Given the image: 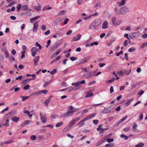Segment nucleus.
<instances>
[{
    "label": "nucleus",
    "mask_w": 147,
    "mask_h": 147,
    "mask_svg": "<svg viewBox=\"0 0 147 147\" xmlns=\"http://www.w3.org/2000/svg\"><path fill=\"white\" fill-rule=\"evenodd\" d=\"M122 73H123V76H124L125 75H128L131 72V70L129 69L128 71H127L126 70H122Z\"/></svg>",
    "instance_id": "14"
},
{
    "label": "nucleus",
    "mask_w": 147,
    "mask_h": 147,
    "mask_svg": "<svg viewBox=\"0 0 147 147\" xmlns=\"http://www.w3.org/2000/svg\"><path fill=\"white\" fill-rule=\"evenodd\" d=\"M101 24L100 21L98 20H96L93 22L89 26V29H95L96 28L98 27Z\"/></svg>",
    "instance_id": "2"
},
{
    "label": "nucleus",
    "mask_w": 147,
    "mask_h": 147,
    "mask_svg": "<svg viewBox=\"0 0 147 147\" xmlns=\"http://www.w3.org/2000/svg\"><path fill=\"white\" fill-rule=\"evenodd\" d=\"M63 41V40L62 39H61L59 41V42H57L56 43V45L57 46H58L61 43H62Z\"/></svg>",
    "instance_id": "61"
},
{
    "label": "nucleus",
    "mask_w": 147,
    "mask_h": 147,
    "mask_svg": "<svg viewBox=\"0 0 147 147\" xmlns=\"http://www.w3.org/2000/svg\"><path fill=\"white\" fill-rule=\"evenodd\" d=\"M96 115V113H94L88 115L89 119H91L95 116Z\"/></svg>",
    "instance_id": "30"
},
{
    "label": "nucleus",
    "mask_w": 147,
    "mask_h": 147,
    "mask_svg": "<svg viewBox=\"0 0 147 147\" xmlns=\"http://www.w3.org/2000/svg\"><path fill=\"white\" fill-rule=\"evenodd\" d=\"M117 74L118 75L121 76H124L123 74V73H122V71L118 72Z\"/></svg>",
    "instance_id": "60"
},
{
    "label": "nucleus",
    "mask_w": 147,
    "mask_h": 147,
    "mask_svg": "<svg viewBox=\"0 0 147 147\" xmlns=\"http://www.w3.org/2000/svg\"><path fill=\"white\" fill-rule=\"evenodd\" d=\"M51 80L49 82H45L43 85V86L44 87H45L49 85V83L50 82Z\"/></svg>",
    "instance_id": "59"
},
{
    "label": "nucleus",
    "mask_w": 147,
    "mask_h": 147,
    "mask_svg": "<svg viewBox=\"0 0 147 147\" xmlns=\"http://www.w3.org/2000/svg\"><path fill=\"white\" fill-rule=\"evenodd\" d=\"M40 119L42 123H45L47 121V119L46 118L45 115L43 116V117H42V119L40 118Z\"/></svg>",
    "instance_id": "22"
},
{
    "label": "nucleus",
    "mask_w": 147,
    "mask_h": 147,
    "mask_svg": "<svg viewBox=\"0 0 147 147\" xmlns=\"http://www.w3.org/2000/svg\"><path fill=\"white\" fill-rule=\"evenodd\" d=\"M21 6V5L20 4H19L17 5L16 7V8L17 9V11L18 12L19 11L20 9V8Z\"/></svg>",
    "instance_id": "45"
},
{
    "label": "nucleus",
    "mask_w": 147,
    "mask_h": 147,
    "mask_svg": "<svg viewBox=\"0 0 147 147\" xmlns=\"http://www.w3.org/2000/svg\"><path fill=\"white\" fill-rule=\"evenodd\" d=\"M90 44L91 47L92 46L94 45H97L98 44V43L97 42H93L92 43Z\"/></svg>",
    "instance_id": "49"
},
{
    "label": "nucleus",
    "mask_w": 147,
    "mask_h": 147,
    "mask_svg": "<svg viewBox=\"0 0 147 147\" xmlns=\"http://www.w3.org/2000/svg\"><path fill=\"white\" fill-rule=\"evenodd\" d=\"M138 125L136 123H134L133 126L132 127V130L133 131L135 132H138L140 130L137 128Z\"/></svg>",
    "instance_id": "7"
},
{
    "label": "nucleus",
    "mask_w": 147,
    "mask_h": 147,
    "mask_svg": "<svg viewBox=\"0 0 147 147\" xmlns=\"http://www.w3.org/2000/svg\"><path fill=\"white\" fill-rule=\"evenodd\" d=\"M13 140H10L8 141L2 142V144H8L11 143L13 142Z\"/></svg>",
    "instance_id": "31"
},
{
    "label": "nucleus",
    "mask_w": 147,
    "mask_h": 147,
    "mask_svg": "<svg viewBox=\"0 0 147 147\" xmlns=\"http://www.w3.org/2000/svg\"><path fill=\"white\" fill-rule=\"evenodd\" d=\"M114 11L115 15H118L119 14L123 15L121 8L118 9V8L116 7L114 8Z\"/></svg>",
    "instance_id": "4"
},
{
    "label": "nucleus",
    "mask_w": 147,
    "mask_h": 147,
    "mask_svg": "<svg viewBox=\"0 0 147 147\" xmlns=\"http://www.w3.org/2000/svg\"><path fill=\"white\" fill-rule=\"evenodd\" d=\"M131 129V128L130 127H127L125 128L123 130L125 131H128L130 130Z\"/></svg>",
    "instance_id": "53"
},
{
    "label": "nucleus",
    "mask_w": 147,
    "mask_h": 147,
    "mask_svg": "<svg viewBox=\"0 0 147 147\" xmlns=\"http://www.w3.org/2000/svg\"><path fill=\"white\" fill-rule=\"evenodd\" d=\"M65 11H66L65 10H63L60 11L58 13V16H60L61 15H64V13Z\"/></svg>",
    "instance_id": "29"
},
{
    "label": "nucleus",
    "mask_w": 147,
    "mask_h": 147,
    "mask_svg": "<svg viewBox=\"0 0 147 147\" xmlns=\"http://www.w3.org/2000/svg\"><path fill=\"white\" fill-rule=\"evenodd\" d=\"M62 49H58L57 51L55 53L57 55L59 54V53H60V52L62 51Z\"/></svg>",
    "instance_id": "62"
},
{
    "label": "nucleus",
    "mask_w": 147,
    "mask_h": 147,
    "mask_svg": "<svg viewBox=\"0 0 147 147\" xmlns=\"http://www.w3.org/2000/svg\"><path fill=\"white\" fill-rule=\"evenodd\" d=\"M36 46L39 47V49L40 50L42 49V47L37 42H36Z\"/></svg>",
    "instance_id": "44"
},
{
    "label": "nucleus",
    "mask_w": 147,
    "mask_h": 147,
    "mask_svg": "<svg viewBox=\"0 0 147 147\" xmlns=\"http://www.w3.org/2000/svg\"><path fill=\"white\" fill-rule=\"evenodd\" d=\"M127 116H125L124 117H123V118L121 120H120V121H119V122H118L119 123H121V122H122V121L126 120L127 119Z\"/></svg>",
    "instance_id": "37"
},
{
    "label": "nucleus",
    "mask_w": 147,
    "mask_h": 147,
    "mask_svg": "<svg viewBox=\"0 0 147 147\" xmlns=\"http://www.w3.org/2000/svg\"><path fill=\"white\" fill-rule=\"evenodd\" d=\"M31 122V121L30 120H26L23 122L22 124V126H24L26 125L29 124Z\"/></svg>",
    "instance_id": "15"
},
{
    "label": "nucleus",
    "mask_w": 147,
    "mask_h": 147,
    "mask_svg": "<svg viewBox=\"0 0 147 147\" xmlns=\"http://www.w3.org/2000/svg\"><path fill=\"white\" fill-rule=\"evenodd\" d=\"M115 80V78H113L111 79V80H108L107 82L108 83H110L112 82H113Z\"/></svg>",
    "instance_id": "46"
},
{
    "label": "nucleus",
    "mask_w": 147,
    "mask_h": 147,
    "mask_svg": "<svg viewBox=\"0 0 147 147\" xmlns=\"http://www.w3.org/2000/svg\"><path fill=\"white\" fill-rule=\"evenodd\" d=\"M1 51L2 52H3L4 51V52H5V51H7V48L6 47H3L1 49Z\"/></svg>",
    "instance_id": "58"
},
{
    "label": "nucleus",
    "mask_w": 147,
    "mask_h": 147,
    "mask_svg": "<svg viewBox=\"0 0 147 147\" xmlns=\"http://www.w3.org/2000/svg\"><path fill=\"white\" fill-rule=\"evenodd\" d=\"M12 112H11L9 113L6 114L5 115V117L6 118L10 117L13 115L12 114Z\"/></svg>",
    "instance_id": "24"
},
{
    "label": "nucleus",
    "mask_w": 147,
    "mask_h": 147,
    "mask_svg": "<svg viewBox=\"0 0 147 147\" xmlns=\"http://www.w3.org/2000/svg\"><path fill=\"white\" fill-rule=\"evenodd\" d=\"M114 141V140L113 139H109V138H107V142L108 143H111Z\"/></svg>",
    "instance_id": "56"
},
{
    "label": "nucleus",
    "mask_w": 147,
    "mask_h": 147,
    "mask_svg": "<svg viewBox=\"0 0 147 147\" xmlns=\"http://www.w3.org/2000/svg\"><path fill=\"white\" fill-rule=\"evenodd\" d=\"M38 6H35L34 7V9L37 11H40L41 9V6L40 5L38 4Z\"/></svg>",
    "instance_id": "25"
},
{
    "label": "nucleus",
    "mask_w": 147,
    "mask_h": 147,
    "mask_svg": "<svg viewBox=\"0 0 147 147\" xmlns=\"http://www.w3.org/2000/svg\"><path fill=\"white\" fill-rule=\"evenodd\" d=\"M73 114V113L71 111H67L65 113L61 115V117H66L70 116L72 115Z\"/></svg>",
    "instance_id": "6"
},
{
    "label": "nucleus",
    "mask_w": 147,
    "mask_h": 147,
    "mask_svg": "<svg viewBox=\"0 0 147 147\" xmlns=\"http://www.w3.org/2000/svg\"><path fill=\"white\" fill-rule=\"evenodd\" d=\"M76 122H75V121L73 119L72 121H71L69 125L70 126H71V127H72V125H74L75 123Z\"/></svg>",
    "instance_id": "50"
},
{
    "label": "nucleus",
    "mask_w": 147,
    "mask_h": 147,
    "mask_svg": "<svg viewBox=\"0 0 147 147\" xmlns=\"http://www.w3.org/2000/svg\"><path fill=\"white\" fill-rule=\"evenodd\" d=\"M79 109L78 108H74L72 111H71L72 113H74L79 110Z\"/></svg>",
    "instance_id": "63"
},
{
    "label": "nucleus",
    "mask_w": 147,
    "mask_h": 147,
    "mask_svg": "<svg viewBox=\"0 0 147 147\" xmlns=\"http://www.w3.org/2000/svg\"><path fill=\"white\" fill-rule=\"evenodd\" d=\"M121 9L123 15L129 12V9L127 7H123L121 8Z\"/></svg>",
    "instance_id": "8"
},
{
    "label": "nucleus",
    "mask_w": 147,
    "mask_h": 147,
    "mask_svg": "<svg viewBox=\"0 0 147 147\" xmlns=\"http://www.w3.org/2000/svg\"><path fill=\"white\" fill-rule=\"evenodd\" d=\"M70 59L71 61H74L76 60H77V58L74 57H72L70 58Z\"/></svg>",
    "instance_id": "64"
},
{
    "label": "nucleus",
    "mask_w": 147,
    "mask_h": 147,
    "mask_svg": "<svg viewBox=\"0 0 147 147\" xmlns=\"http://www.w3.org/2000/svg\"><path fill=\"white\" fill-rule=\"evenodd\" d=\"M125 3V1L124 0H122L120 2H117V4H118L119 6H122L124 5Z\"/></svg>",
    "instance_id": "16"
},
{
    "label": "nucleus",
    "mask_w": 147,
    "mask_h": 147,
    "mask_svg": "<svg viewBox=\"0 0 147 147\" xmlns=\"http://www.w3.org/2000/svg\"><path fill=\"white\" fill-rule=\"evenodd\" d=\"M40 58V56H38L34 58L33 61L34 62V66H36L38 65V63L39 61V59Z\"/></svg>",
    "instance_id": "11"
},
{
    "label": "nucleus",
    "mask_w": 147,
    "mask_h": 147,
    "mask_svg": "<svg viewBox=\"0 0 147 147\" xmlns=\"http://www.w3.org/2000/svg\"><path fill=\"white\" fill-rule=\"evenodd\" d=\"M96 72V71H91V72H89V73H90V76L91 77H92V76H95V74Z\"/></svg>",
    "instance_id": "51"
},
{
    "label": "nucleus",
    "mask_w": 147,
    "mask_h": 147,
    "mask_svg": "<svg viewBox=\"0 0 147 147\" xmlns=\"http://www.w3.org/2000/svg\"><path fill=\"white\" fill-rule=\"evenodd\" d=\"M40 94V91H38L36 92H35L31 94V96H34L35 95H39Z\"/></svg>",
    "instance_id": "32"
},
{
    "label": "nucleus",
    "mask_w": 147,
    "mask_h": 147,
    "mask_svg": "<svg viewBox=\"0 0 147 147\" xmlns=\"http://www.w3.org/2000/svg\"><path fill=\"white\" fill-rule=\"evenodd\" d=\"M144 145L143 143L140 142L138 144L136 145L135 146L136 147H142Z\"/></svg>",
    "instance_id": "38"
},
{
    "label": "nucleus",
    "mask_w": 147,
    "mask_h": 147,
    "mask_svg": "<svg viewBox=\"0 0 147 147\" xmlns=\"http://www.w3.org/2000/svg\"><path fill=\"white\" fill-rule=\"evenodd\" d=\"M93 95V94L92 92L90 91H88L86 93V95L85 96L86 98H88L90 96H92Z\"/></svg>",
    "instance_id": "21"
},
{
    "label": "nucleus",
    "mask_w": 147,
    "mask_h": 147,
    "mask_svg": "<svg viewBox=\"0 0 147 147\" xmlns=\"http://www.w3.org/2000/svg\"><path fill=\"white\" fill-rule=\"evenodd\" d=\"M39 23V22L38 21H36L34 24V28H33V32H36V31L37 30L38 28V24Z\"/></svg>",
    "instance_id": "10"
},
{
    "label": "nucleus",
    "mask_w": 147,
    "mask_h": 147,
    "mask_svg": "<svg viewBox=\"0 0 147 147\" xmlns=\"http://www.w3.org/2000/svg\"><path fill=\"white\" fill-rule=\"evenodd\" d=\"M108 22L106 21H105L102 25V28L103 29H105L107 28Z\"/></svg>",
    "instance_id": "12"
},
{
    "label": "nucleus",
    "mask_w": 147,
    "mask_h": 147,
    "mask_svg": "<svg viewBox=\"0 0 147 147\" xmlns=\"http://www.w3.org/2000/svg\"><path fill=\"white\" fill-rule=\"evenodd\" d=\"M61 21V18H59L57 19L55 21V23L57 24H59Z\"/></svg>",
    "instance_id": "28"
},
{
    "label": "nucleus",
    "mask_w": 147,
    "mask_h": 147,
    "mask_svg": "<svg viewBox=\"0 0 147 147\" xmlns=\"http://www.w3.org/2000/svg\"><path fill=\"white\" fill-rule=\"evenodd\" d=\"M2 125H5V126L7 127H9V120L8 119H7L6 120V121L5 123V124H2Z\"/></svg>",
    "instance_id": "34"
},
{
    "label": "nucleus",
    "mask_w": 147,
    "mask_h": 147,
    "mask_svg": "<svg viewBox=\"0 0 147 147\" xmlns=\"http://www.w3.org/2000/svg\"><path fill=\"white\" fill-rule=\"evenodd\" d=\"M140 83L136 84H134L132 85L131 86V88L132 89L135 88L137 86L140 84Z\"/></svg>",
    "instance_id": "57"
},
{
    "label": "nucleus",
    "mask_w": 147,
    "mask_h": 147,
    "mask_svg": "<svg viewBox=\"0 0 147 147\" xmlns=\"http://www.w3.org/2000/svg\"><path fill=\"white\" fill-rule=\"evenodd\" d=\"M40 18V16H37L34 18H31L30 19V22L31 23H33L34 21L35 20L38 19Z\"/></svg>",
    "instance_id": "13"
},
{
    "label": "nucleus",
    "mask_w": 147,
    "mask_h": 147,
    "mask_svg": "<svg viewBox=\"0 0 147 147\" xmlns=\"http://www.w3.org/2000/svg\"><path fill=\"white\" fill-rule=\"evenodd\" d=\"M82 37V35L80 34H78L76 36H75L73 38L72 41H76L79 40Z\"/></svg>",
    "instance_id": "9"
},
{
    "label": "nucleus",
    "mask_w": 147,
    "mask_h": 147,
    "mask_svg": "<svg viewBox=\"0 0 147 147\" xmlns=\"http://www.w3.org/2000/svg\"><path fill=\"white\" fill-rule=\"evenodd\" d=\"M85 80H82V81H79L75 83H73L71 85L75 86H74L71 87L69 88V91L70 92L72 91H75L80 89L81 87V84H84L85 83Z\"/></svg>",
    "instance_id": "1"
},
{
    "label": "nucleus",
    "mask_w": 147,
    "mask_h": 147,
    "mask_svg": "<svg viewBox=\"0 0 147 147\" xmlns=\"http://www.w3.org/2000/svg\"><path fill=\"white\" fill-rule=\"evenodd\" d=\"M19 119V117H17L16 116H14L12 117L11 120L14 122H17Z\"/></svg>",
    "instance_id": "18"
},
{
    "label": "nucleus",
    "mask_w": 147,
    "mask_h": 147,
    "mask_svg": "<svg viewBox=\"0 0 147 147\" xmlns=\"http://www.w3.org/2000/svg\"><path fill=\"white\" fill-rule=\"evenodd\" d=\"M137 33V32H134L133 33L132 35L131 36V38H134L136 37H138L137 36H136V34Z\"/></svg>",
    "instance_id": "42"
},
{
    "label": "nucleus",
    "mask_w": 147,
    "mask_h": 147,
    "mask_svg": "<svg viewBox=\"0 0 147 147\" xmlns=\"http://www.w3.org/2000/svg\"><path fill=\"white\" fill-rule=\"evenodd\" d=\"M22 8L24 10H26L28 9V6L26 5H24L22 6Z\"/></svg>",
    "instance_id": "52"
},
{
    "label": "nucleus",
    "mask_w": 147,
    "mask_h": 147,
    "mask_svg": "<svg viewBox=\"0 0 147 147\" xmlns=\"http://www.w3.org/2000/svg\"><path fill=\"white\" fill-rule=\"evenodd\" d=\"M31 55L32 57L35 56L36 52L39 51L38 49L36 47H34L31 49Z\"/></svg>",
    "instance_id": "5"
},
{
    "label": "nucleus",
    "mask_w": 147,
    "mask_h": 147,
    "mask_svg": "<svg viewBox=\"0 0 147 147\" xmlns=\"http://www.w3.org/2000/svg\"><path fill=\"white\" fill-rule=\"evenodd\" d=\"M108 109H105H105L101 111V113H102L104 114V113H109L111 112V111L110 110H108Z\"/></svg>",
    "instance_id": "19"
},
{
    "label": "nucleus",
    "mask_w": 147,
    "mask_h": 147,
    "mask_svg": "<svg viewBox=\"0 0 147 147\" xmlns=\"http://www.w3.org/2000/svg\"><path fill=\"white\" fill-rule=\"evenodd\" d=\"M51 97H50L47 100H45L44 102L45 104L46 105H47L51 101Z\"/></svg>",
    "instance_id": "35"
},
{
    "label": "nucleus",
    "mask_w": 147,
    "mask_h": 147,
    "mask_svg": "<svg viewBox=\"0 0 147 147\" xmlns=\"http://www.w3.org/2000/svg\"><path fill=\"white\" fill-rule=\"evenodd\" d=\"M120 137L121 138H124L125 140H128V136H126V135L123 134H121L120 136Z\"/></svg>",
    "instance_id": "36"
},
{
    "label": "nucleus",
    "mask_w": 147,
    "mask_h": 147,
    "mask_svg": "<svg viewBox=\"0 0 147 147\" xmlns=\"http://www.w3.org/2000/svg\"><path fill=\"white\" fill-rule=\"evenodd\" d=\"M91 58V56L89 55L81 59L80 60V64H83L89 61Z\"/></svg>",
    "instance_id": "3"
},
{
    "label": "nucleus",
    "mask_w": 147,
    "mask_h": 147,
    "mask_svg": "<svg viewBox=\"0 0 147 147\" xmlns=\"http://www.w3.org/2000/svg\"><path fill=\"white\" fill-rule=\"evenodd\" d=\"M23 113H24L26 114H27L30 117H31L32 116V115L30 114V112L28 110H24L23 111Z\"/></svg>",
    "instance_id": "26"
},
{
    "label": "nucleus",
    "mask_w": 147,
    "mask_h": 147,
    "mask_svg": "<svg viewBox=\"0 0 147 147\" xmlns=\"http://www.w3.org/2000/svg\"><path fill=\"white\" fill-rule=\"evenodd\" d=\"M133 98H131L129 100H128L125 103L126 106H127L129 105L133 100Z\"/></svg>",
    "instance_id": "27"
},
{
    "label": "nucleus",
    "mask_w": 147,
    "mask_h": 147,
    "mask_svg": "<svg viewBox=\"0 0 147 147\" xmlns=\"http://www.w3.org/2000/svg\"><path fill=\"white\" fill-rule=\"evenodd\" d=\"M136 50L135 48L134 47H132L129 49H128V51L129 52H132Z\"/></svg>",
    "instance_id": "47"
},
{
    "label": "nucleus",
    "mask_w": 147,
    "mask_h": 147,
    "mask_svg": "<svg viewBox=\"0 0 147 147\" xmlns=\"http://www.w3.org/2000/svg\"><path fill=\"white\" fill-rule=\"evenodd\" d=\"M21 97L22 98V101H24L26 100L28 98H29V96H21Z\"/></svg>",
    "instance_id": "33"
},
{
    "label": "nucleus",
    "mask_w": 147,
    "mask_h": 147,
    "mask_svg": "<svg viewBox=\"0 0 147 147\" xmlns=\"http://www.w3.org/2000/svg\"><path fill=\"white\" fill-rule=\"evenodd\" d=\"M30 87V86L29 84H27L25 86L23 87V89L24 90H27L29 89V87Z\"/></svg>",
    "instance_id": "48"
},
{
    "label": "nucleus",
    "mask_w": 147,
    "mask_h": 147,
    "mask_svg": "<svg viewBox=\"0 0 147 147\" xmlns=\"http://www.w3.org/2000/svg\"><path fill=\"white\" fill-rule=\"evenodd\" d=\"M57 71V69H54L52 71H51L50 72V73L51 74L53 75V74H55L56 73Z\"/></svg>",
    "instance_id": "39"
},
{
    "label": "nucleus",
    "mask_w": 147,
    "mask_h": 147,
    "mask_svg": "<svg viewBox=\"0 0 147 147\" xmlns=\"http://www.w3.org/2000/svg\"><path fill=\"white\" fill-rule=\"evenodd\" d=\"M114 144L113 143H109L106 144L105 145L106 147H112L113 146Z\"/></svg>",
    "instance_id": "40"
},
{
    "label": "nucleus",
    "mask_w": 147,
    "mask_h": 147,
    "mask_svg": "<svg viewBox=\"0 0 147 147\" xmlns=\"http://www.w3.org/2000/svg\"><path fill=\"white\" fill-rule=\"evenodd\" d=\"M63 122H60L57 124L55 126L56 127H59L62 125H63Z\"/></svg>",
    "instance_id": "41"
},
{
    "label": "nucleus",
    "mask_w": 147,
    "mask_h": 147,
    "mask_svg": "<svg viewBox=\"0 0 147 147\" xmlns=\"http://www.w3.org/2000/svg\"><path fill=\"white\" fill-rule=\"evenodd\" d=\"M116 20V18L115 17H113L112 18V21L113 24L115 25V20Z\"/></svg>",
    "instance_id": "43"
},
{
    "label": "nucleus",
    "mask_w": 147,
    "mask_h": 147,
    "mask_svg": "<svg viewBox=\"0 0 147 147\" xmlns=\"http://www.w3.org/2000/svg\"><path fill=\"white\" fill-rule=\"evenodd\" d=\"M34 80V78H32L31 79H29V78L27 79L26 80H23V81H22V83L23 84L25 85V84H26L28 82H29L31 80Z\"/></svg>",
    "instance_id": "17"
},
{
    "label": "nucleus",
    "mask_w": 147,
    "mask_h": 147,
    "mask_svg": "<svg viewBox=\"0 0 147 147\" xmlns=\"http://www.w3.org/2000/svg\"><path fill=\"white\" fill-rule=\"evenodd\" d=\"M90 73H89V72L87 73H86V74H85L84 76L86 78H89L90 77H91L90 76Z\"/></svg>",
    "instance_id": "54"
},
{
    "label": "nucleus",
    "mask_w": 147,
    "mask_h": 147,
    "mask_svg": "<svg viewBox=\"0 0 147 147\" xmlns=\"http://www.w3.org/2000/svg\"><path fill=\"white\" fill-rule=\"evenodd\" d=\"M85 124V123L82 120L80 121L78 124V127L80 128L83 126Z\"/></svg>",
    "instance_id": "20"
},
{
    "label": "nucleus",
    "mask_w": 147,
    "mask_h": 147,
    "mask_svg": "<svg viewBox=\"0 0 147 147\" xmlns=\"http://www.w3.org/2000/svg\"><path fill=\"white\" fill-rule=\"evenodd\" d=\"M71 127L69 125L65 127L63 130V131L64 132H65L67 131L68 130L70 129Z\"/></svg>",
    "instance_id": "23"
},
{
    "label": "nucleus",
    "mask_w": 147,
    "mask_h": 147,
    "mask_svg": "<svg viewBox=\"0 0 147 147\" xmlns=\"http://www.w3.org/2000/svg\"><path fill=\"white\" fill-rule=\"evenodd\" d=\"M36 138V136L35 135H33L30 137V139L32 140H34Z\"/></svg>",
    "instance_id": "55"
}]
</instances>
